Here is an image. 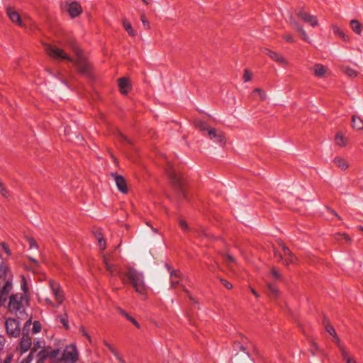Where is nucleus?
<instances>
[{
    "mask_svg": "<svg viewBox=\"0 0 363 363\" xmlns=\"http://www.w3.org/2000/svg\"><path fill=\"white\" fill-rule=\"evenodd\" d=\"M1 249L7 254V255H11V251L9 250V247H8V245L6 243L2 242L1 244Z\"/></svg>",
    "mask_w": 363,
    "mask_h": 363,
    "instance_id": "5fc2aeb1",
    "label": "nucleus"
},
{
    "mask_svg": "<svg viewBox=\"0 0 363 363\" xmlns=\"http://www.w3.org/2000/svg\"><path fill=\"white\" fill-rule=\"evenodd\" d=\"M208 134L211 140H213L215 143L223 144L224 141V137L222 133L219 130H217L213 128H210L208 130Z\"/></svg>",
    "mask_w": 363,
    "mask_h": 363,
    "instance_id": "dca6fc26",
    "label": "nucleus"
},
{
    "mask_svg": "<svg viewBox=\"0 0 363 363\" xmlns=\"http://www.w3.org/2000/svg\"><path fill=\"white\" fill-rule=\"evenodd\" d=\"M315 77H322L325 73V69L324 66L320 64H315L311 69Z\"/></svg>",
    "mask_w": 363,
    "mask_h": 363,
    "instance_id": "412c9836",
    "label": "nucleus"
},
{
    "mask_svg": "<svg viewBox=\"0 0 363 363\" xmlns=\"http://www.w3.org/2000/svg\"><path fill=\"white\" fill-rule=\"evenodd\" d=\"M179 283V280H174V279H172V281H171V284H172V287H176Z\"/></svg>",
    "mask_w": 363,
    "mask_h": 363,
    "instance_id": "e2e57ef3",
    "label": "nucleus"
},
{
    "mask_svg": "<svg viewBox=\"0 0 363 363\" xmlns=\"http://www.w3.org/2000/svg\"><path fill=\"white\" fill-rule=\"evenodd\" d=\"M179 226L183 230H188L189 226L185 220H180L179 221Z\"/></svg>",
    "mask_w": 363,
    "mask_h": 363,
    "instance_id": "6e6d98bb",
    "label": "nucleus"
},
{
    "mask_svg": "<svg viewBox=\"0 0 363 363\" xmlns=\"http://www.w3.org/2000/svg\"><path fill=\"white\" fill-rule=\"evenodd\" d=\"M335 142L338 146L340 147H344L346 145L344 137L340 133L336 134L335 138Z\"/></svg>",
    "mask_w": 363,
    "mask_h": 363,
    "instance_id": "c85d7f7f",
    "label": "nucleus"
},
{
    "mask_svg": "<svg viewBox=\"0 0 363 363\" xmlns=\"http://www.w3.org/2000/svg\"><path fill=\"white\" fill-rule=\"evenodd\" d=\"M9 275H12V274L8 266L3 262L2 258L0 256V279L6 277Z\"/></svg>",
    "mask_w": 363,
    "mask_h": 363,
    "instance_id": "a211bd4d",
    "label": "nucleus"
},
{
    "mask_svg": "<svg viewBox=\"0 0 363 363\" xmlns=\"http://www.w3.org/2000/svg\"><path fill=\"white\" fill-rule=\"evenodd\" d=\"M28 305V298L23 294H13L9 296V308L14 313L18 319H23L26 315L25 308Z\"/></svg>",
    "mask_w": 363,
    "mask_h": 363,
    "instance_id": "7ed1b4c3",
    "label": "nucleus"
},
{
    "mask_svg": "<svg viewBox=\"0 0 363 363\" xmlns=\"http://www.w3.org/2000/svg\"><path fill=\"white\" fill-rule=\"evenodd\" d=\"M59 318H60V323L63 325V326L66 329H68L69 325H68V320L67 319V315L65 314V315H60V316H59Z\"/></svg>",
    "mask_w": 363,
    "mask_h": 363,
    "instance_id": "a19ab883",
    "label": "nucleus"
},
{
    "mask_svg": "<svg viewBox=\"0 0 363 363\" xmlns=\"http://www.w3.org/2000/svg\"><path fill=\"white\" fill-rule=\"evenodd\" d=\"M123 26L125 30L130 36H135L136 32L133 29L130 23L126 21H123Z\"/></svg>",
    "mask_w": 363,
    "mask_h": 363,
    "instance_id": "cd10ccee",
    "label": "nucleus"
},
{
    "mask_svg": "<svg viewBox=\"0 0 363 363\" xmlns=\"http://www.w3.org/2000/svg\"><path fill=\"white\" fill-rule=\"evenodd\" d=\"M118 86L121 92L123 94H126L128 92V88L130 86L129 81L127 78H121L118 79Z\"/></svg>",
    "mask_w": 363,
    "mask_h": 363,
    "instance_id": "f3484780",
    "label": "nucleus"
},
{
    "mask_svg": "<svg viewBox=\"0 0 363 363\" xmlns=\"http://www.w3.org/2000/svg\"><path fill=\"white\" fill-rule=\"evenodd\" d=\"M6 340L5 337L0 335V351L3 350L4 345H5Z\"/></svg>",
    "mask_w": 363,
    "mask_h": 363,
    "instance_id": "13d9d810",
    "label": "nucleus"
},
{
    "mask_svg": "<svg viewBox=\"0 0 363 363\" xmlns=\"http://www.w3.org/2000/svg\"><path fill=\"white\" fill-rule=\"evenodd\" d=\"M38 349H45V342L44 340H37L33 341V346L30 350V352H33V354L38 350Z\"/></svg>",
    "mask_w": 363,
    "mask_h": 363,
    "instance_id": "393cba45",
    "label": "nucleus"
},
{
    "mask_svg": "<svg viewBox=\"0 0 363 363\" xmlns=\"http://www.w3.org/2000/svg\"><path fill=\"white\" fill-rule=\"evenodd\" d=\"M32 345V338L29 334H22V337L21 338L19 345L17 349L20 351V352L24 353L29 350Z\"/></svg>",
    "mask_w": 363,
    "mask_h": 363,
    "instance_id": "9d476101",
    "label": "nucleus"
},
{
    "mask_svg": "<svg viewBox=\"0 0 363 363\" xmlns=\"http://www.w3.org/2000/svg\"><path fill=\"white\" fill-rule=\"evenodd\" d=\"M6 333L10 337H17L21 334V325L15 318H9L5 321Z\"/></svg>",
    "mask_w": 363,
    "mask_h": 363,
    "instance_id": "423d86ee",
    "label": "nucleus"
},
{
    "mask_svg": "<svg viewBox=\"0 0 363 363\" xmlns=\"http://www.w3.org/2000/svg\"><path fill=\"white\" fill-rule=\"evenodd\" d=\"M120 137H121V140L124 141V142H126L128 143H130V140L128 139V138L126 136H125L123 134H121L120 135Z\"/></svg>",
    "mask_w": 363,
    "mask_h": 363,
    "instance_id": "69168bd1",
    "label": "nucleus"
},
{
    "mask_svg": "<svg viewBox=\"0 0 363 363\" xmlns=\"http://www.w3.org/2000/svg\"><path fill=\"white\" fill-rule=\"evenodd\" d=\"M49 357L48 354V348L40 350L37 354V362L36 363H45V360H46Z\"/></svg>",
    "mask_w": 363,
    "mask_h": 363,
    "instance_id": "6ab92c4d",
    "label": "nucleus"
},
{
    "mask_svg": "<svg viewBox=\"0 0 363 363\" xmlns=\"http://www.w3.org/2000/svg\"><path fill=\"white\" fill-rule=\"evenodd\" d=\"M104 263L106 266V268L108 272H110L111 274L113 272L114 270V265L108 262L107 258H104Z\"/></svg>",
    "mask_w": 363,
    "mask_h": 363,
    "instance_id": "58836bf2",
    "label": "nucleus"
},
{
    "mask_svg": "<svg viewBox=\"0 0 363 363\" xmlns=\"http://www.w3.org/2000/svg\"><path fill=\"white\" fill-rule=\"evenodd\" d=\"M333 161L334 163L341 169H346L349 167L347 162L342 157H336L334 158Z\"/></svg>",
    "mask_w": 363,
    "mask_h": 363,
    "instance_id": "5701e85b",
    "label": "nucleus"
},
{
    "mask_svg": "<svg viewBox=\"0 0 363 363\" xmlns=\"http://www.w3.org/2000/svg\"><path fill=\"white\" fill-rule=\"evenodd\" d=\"M344 72L350 77H355L357 76V72L351 67H345Z\"/></svg>",
    "mask_w": 363,
    "mask_h": 363,
    "instance_id": "f704fd0d",
    "label": "nucleus"
},
{
    "mask_svg": "<svg viewBox=\"0 0 363 363\" xmlns=\"http://www.w3.org/2000/svg\"><path fill=\"white\" fill-rule=\"evenodd\" d=\"M253 93H257L260 96L262 100H265L266 95L263 92V91L259 88H256L253 90Z\"/></svg>",
    "mask_w": 363,
    "mask_h": 363,
    "instance_id": "de8ad7c7",
    "label": "nucleus"
},
{
    "mask_svg": "<svg viewBox=\"0 0 363 363\" xmlns=\"http://www.w3.org/2000/svg\"><path fill=\"white\" fill-rule=\"evenodd\" d=\"M67 11L72 18H74L82 12V8L77 1H72L67 6Z\"/></svg>",
    "mask_w": 363,
    "mask_h": 363,
    "instance_id": "2eb2a0df",
    "label": "nucleus"
},
{
    "mask_svg": "<svg viewBox=\"0 0 363 363\" xmlns=\"http://www.w3.org/2000/svg\"><path fill=\"white\" fill-rule=\"evenodd\" d=\"M69 48L75 53L77 59L74 60L69 57L64 50L57 48L55 45L45 44V51L47 54L52 58L55 60H67V61L72 62L77 68V70L82 74L89 75L91 71V65L86 60L82 55V50L74 40L68 42Z\"/></svg>",
    "mask_w": 363,
    "mask_h": 363,
    "instance_id": "f257e3e1",
    "label": "nucleus"
},
{
    "mask_svg": "<svg viewBox=\"0 0 363 363\" xmlns=\"http://www.w3.org/2000/svg\"><path fill=\"white\" fill-rule=\"evenodd\" d=\"M45 301L53 308H57L59 306L58 304L55 305L49 298H46Z\"/></svg>",
    "mask_w": 363,
    "mask_h": 363,
    "instance_id": "680f3d73",
    "label": "nucleus"
},
{
    "mask_svg": "<svg viewBox=\"0 0 363 363\" xmlns=\"http://www.w3.org/2000/svg\"><path fill=\"white\" fill-rule=\"evenodd\" d=\"M119 311L120 313L124 315L128 320H130V322H132L138 328H140V325L139 323L137 322V320L132 318L131 316H130L124 310L120 308L119 309Z\"/></svg>",
    "mask_w": 363,
    "mask_h": 363,
    "instance_id": "c756f323",
    "label": "nucleus"
},
{
    "mask_svg": "<svg viewBox=\"0 0 363 363\" xmlns=\"http://www.w3.org/2000/svg\"><path fill=\"white\" fill-rule=\"evenodd\" d=\"M33 357V352H30L29 354L23 358L20 363H30Z\"/></svg>",
    "mask_w": 363,
    "mask_h": 363,
    "instance_id": "a18cd8bd",
    "label": "nucleus"
},
{
    "mask_svg": "<svg viewBox=\"0 0 363 363\" xmlns=\"http://www.w3.org/2000/svg\"><path fill=\"white\" fill-rule=\"evenodd\" d=\"M196 126L201 130H208L210 129L208 128V125L206 122L200 121L196 123Z\"/></svg>",
    "mask_w": 363,
    "mask_h": 363,
    "instance_id": "ea45409f",
    "label": "nucleus"
},
{
    "mask_svg": "<svg viewBox=\"0 0 363 363\" xmlns=\"http://www.w3.org/2000/svg\"><path fill=\"white\" fill-rule=\"evenodd\" d=\"M49 285L58 305H61L65 299L64 292L62 290L61 286L54 280H50Z\"/></svg>",
    "mask_w": 363,
    "mask_h": 363,
    "instance_id": "6e6552de",
    "label": "nucleus"
},
{
    "mask_svg": "<svg viewBox=\"0 0 363 363\" xmlns=\"http://www.w3.org/2000/svg\"><path fill=\"white\" fill-rule=\"evenodd\" d=\"M116 358L117 359L119 363H125V360L120 356L119 354H118V357H116Z\"/></svg>",
    "mask_w": 363,
    "mask_h": 363,
    "instance_id": "774afa93",
    "label": "nucleus"
},
{
    "mask_svg": "<svg viewBox=\"0 0 363 363\" xmlns=\"http://www.w3.org/2000/svg\"><path fill=\"white\" fill-rule=\"evenodd\" d=\"M352 126L357 130H362L363 120L360 117L353 115L352 117Z\"/></svg>",
    "mask_w": 363,
    "mask_h": 363,
    "instance_id": "aec40b11",
    "label": "nucleus"
},
{
    "mask_svg": "<svg viewBox=\"0 0 363 363\" xmlns=\"http://www.w3.org/2000/svg\"><path fill=\"white\" fill-rule=\"evenodd\" d=\"M226 259H228V262H234L235 258L231 256L230 255H226Z\"/></svg>",
    "mask_w": 363,
    "mask_h": 363,
    "instance_id": "0e129e2a",
    "label": "nucleus"
},
{
    "mask_svg": "<svg viewBox=\"0 0 363 363\" xmlns=\"http://www.w3.org/2000/svg\"><path fill=\"white\" fill-rule=\"evenodd\" d=\"M21 289L25 294L28 291L27 282L24 277H23V280H22V283H21Z\"/></svg>",
    "mask_w": 363,
    "mask_h": 363,
    "instance_id": "603ef678",
    "label": "nucleus"
},
{
    "mask_svg": "<svg viewBox=\"0 0 363 363\" xmlns=\"http://www.w3.org/2000/svg\"><path fill=\"white\" fill-rule=\"evenodd\" d=\"M0 285L3 284V286L0 289V306H3L6 301L9 295L12 290V275L0 279Z\"/></svg>",
    "mask_w": 363,
    "mask_h": 363,
    "instance_id": "39448f33",
    "label": "nucleus"
},
{
    "mask_svg": "<svg viewBox=\"0 0 363 363\" xmlns=\"http://www.w3.org/2000/svg\"><path fill=\"white\" fill-rule=\"evenodd\" d=\"M350 26L352 30L357 35H361L362 33V25L357 20H352L350 21Z\"/></svg>",
    "mask_w": 363,
    "mask_h": 363,
    "instance_id": "b1692460",
    "label": "nucleus"
},
{
    "mask_svg": "<svg viewBox=\"0 0 363 363\" xmlns=\"http://www.w3.org/2000/svg\"><path fill=\"white\" fill-rule=\"evenodd\" d=\"M6 14L9 16L11 21L16 25H18L20 27L22 28H26V24L23 22L21 17L20 14L15 11L12 7L7 6L6 9Z\"/></svg>",
    "mask_w": 363,
    "mask_h": 363,
    "instance_id": "1a4fd4ad",
    "label": "nucleus"
},
{
    "mask_svg": "<svg viewBox=\"0 0 363 363\" xmlns=\"http://www.w3.org/2000/svg\"><path fill=\"white\" fill-rule=\"evenodd\" d=\"M104 345L107 347V349L114 355V357H118V354H119L116 350L113 347L112 345L108 343L107 341H104Z\"/></svg>",
    "mask_w": 363,
    "mask_h": 363,
    "instance_id": "c9c22d12",
    "label": "nucleus"
},
{
    "mask_svg": "<svg viewBox=\"0 0 363 363\" xmlns=\"http://www.w3.org/2000/svg\"><path fill=\"white\" fill-rule=\"evenodd\" d=\"M30 328V326L28 325L25 323L23 325V328L22 334H24V333L29 334Z\"/></svg>",
    "mask_w": 363,
    "mask_h": 363,
    "instance_id": "bf43d9fd",
    "label": "nucleus"
},
{
    "mask_svg": "<svg viewBox=\"0 0 363 363\" xmlns=\"http://www.w3.org/2000/svg\"><path fill=\"white\" fill-rule=\"evenodd\" d=\"M233 347H234V350L235 351H242V352H245V347L243 345V344H242L241 342H238V341H235L234 342V345H233Z\"/></svg>",
    "mask_w": 363,
    "mask_h": 363,
    "instance_id": "e433bc0d",
    "label": "nucleus"
},
{
    "mask_svg": "<svg viewBox=\"0 0 363 363\" xmlns=\"http://www.w3.org/2000/svg\"><path fill=\"white\" fill-rule=\"evenodd\" d=\"M335 238L337 240H345L346 242H350L351 238L347 234L345 233H337L335 235Z\"/></svg>",
    "mask_w": 363,
    "mask_h": 363,
    "instance_id": "473e14b6",
    "label": "nucleus"
},
{
    "mask_svg": "<svg viewBox=\"0 0 363 363\" xmlns=\"http://www.w3.org/2000/svg\"><path fill=\"white\" fill-rule=\"evenodd\" d=\"M220 281L222 283V284H223L225 286V287L226 289H231L233 288V284L230 282L228 281L227 280H225L223 278H220Z\"/></svg>",
    "mask_w": 363,
    "mask_h": 363,
    "instance_id": "8fccbe9b",
    "label": "nucleus"
},
{
    "mask_svg": "<svg viewBox=\"0 0 363 363\" xmlns=\"http://www.w3.org/2000/svg\"><path fill=\"white\" fill-rule=\"evenodd\" d=\"M279 245L281 247L284 255L285 256V259L284 258V264L286 266H289L291 264H295L296 257L292 253L290 249L286 247L282 242H279Z\"/></svg>",
    "mask_w": 363,
    "mask_h": 363,
    "instance_id": "9b49d317",
    "label": "nucleus"
},
{
    "mask_svg": "<svg viewBox=\"0 0 363 363\" xmlns=\"http://www.w3.org/2000/svg\"><path fill=\"white\" fill-rule=\"evenodd\" d=\"M243 79L245 82L251 80V74L248 70H245L243 75Z\"/></svg>",
    "mask_w": 363,
    "mask_h": 363,
    "instance_id": "864d4df0",
    "label": "nucleus"
},
{
    "mask_svg": "<svg viewBox=\"0 0 363 363\" xmlns=\"http://www.w3.org/2000/svg\"><path fill=\"white\" fill-rule=\"evenodd\" d=\"M120 277L124 284L129 281L135 291L141 296H145L147 293V286L145 283L144 275L132 267H128L124 272L120 274Z\"/></svg>",
    "mask_w": 363,
    "mask_h": 363,
    "instance_id": "f03ea898",
    "label": "nucleus"
},
{
    "mask_svg": "<svg viewBox=\"0 0 363 363\" xmlns=\"http://www.w3.org/2000/svg\"><path fill=\"white\" fill-rule=\"evenodd\" d=\"M301 33V37L303 38V40L309 43V38L308 36V35L306 34V31L303 30V28H299V30L298 31Z\"/></svg>",
    "mask_w": 363,
    "mask_h": 363,
    "instance_id": "09e8293b",
    "label": "nucleus"
},
{
    "mask_svg": "<svg viewBox=\"0 0 363 363\" xmlns=\"http://www.w3.org/2000/svg\"><path fill=\"white\" fill-rule=\"evenodd\" d=\"M167 267L168 270L170 272L171 279L180 277L181 273L179 271H176V270L170 271V267L167 264Z\"/></svg>",
    "mask_w": 363,
    "mask_h": 363,
    "instance_id": "79ce46f5",
    "label": "nucleus"
},
{
    "mask_svg": "<svg viewBox=\"0 0 363 363\" xmlns=\"http://www.w3.org/2000/svg\"><path fill=\"white\" fill-rule=\"evenodd\" d=\"M284 38L289 43H294V37L291 35L286 34L284 35Z\"/></svg>",
    "mask_w": 363,
    "mask_h": 363,
    "instance_id": "4d7b16f0",
    "label": "nucleus"
},
{
    "mask_svg": "<svg viewBox=\"0 0 363 363\" xmlns=\"http://www.w3.org/2000/svg\"><path fill=\"white\" fill-rule=\"evenodd\" d=\"M77 359V347L73 345H69L65 348L60 358L65 363H75Z\"/></svg>",
    "mask_w": 363,
    "mask_h": 363,
    "instance_id": "0eeeda50",
    "label": "nucleus"
},
{
    "mask_svg": "<svg viewBox=\"0 0 363 363\" xmlns=\"http://www.w3.org/2000/svg\"><path fill=\"white\" fill-rule=\"evenodd\" d=\"M48 348L49 357L50 358L60 359L61 355L60 356V349L52 350L50 347H48Z\"/></svg>",
    "mask_w": 363,
    "mask_h": 363,
    "instance_id": "a878e982",
    "label": "nucleus"
},
{
    "mask_svg": "<svg viewBox=\"0 0 363 363\" xmlns=\"http://www.w3.org/2000/svg\"><path fill=\"white\" fill-rule=\"evenodd\" d=\"M111 177L114 178L118 191L123 194H126L128 192V187L125 179L116 173H112Z\"/></svg>",
    "mask_w": 363,
    "mask_h": 363,
    "instance_id": "ddd939ff",
    "label": "nucleus"
},
{
    "mask_svg": "<svg viewBox=\"0 0 363 363\" xmlns=\"http://www.w3.org/2000/svg\"><path fill=\"white\" fill-rule=\"evenodd\" d=\"M296 15L300 17L304 22L310 23L313 27L318 25V20L315 16L311 15L305 12L303 9L296 11Z\"/></svg>",
    "mask_w": 363,
    "mask_h": 363,
    "instance_id": "f8f14e48",
    "label": "nucleus"
},
{
    "mask_svg": "<svg viewBox=\"0 0 363 363\" xmlns=\"http://www.w3.org/2000/svg\"><path fill=\"white\" fill-rule=\"evenodd\" d=\"M289 22L292 28L296 30L297 31L299 30V28H303L292 16L290 17Z\"/></svg>",
    "mask_w": 363,
    "mask_h": 363,
    "instance_id": "72a5a7b5",
    "label": "nucleus"
},
{
    "mask_svg": "<svg viewBox=\"0 0 363 363\" xmlns=\"http://www.w3.org/2000/svg\"><path fill=\"white\" fill-rule=\"evenodd\" d=\"M267 288H268L269 294L272 297L277 298L278 296L279 290L274 284H268Z\"/></svg>",
    "mask_w": 363,
    "mask_h": 363,
    "instance_id": "bb28decb",
    "label": "nucleus"
},
{
    "mask_svg": "<svg viewBox=\"0 0 363 363\" xmlns=\"http://www.w3.org/2000/svg\"><path fill=\"white\" fill-rule=\"evenodd\" d=\"M326 319L324 318V323H325V330L326 331L331 335H333L335 338L334 341L336 342V343H339L340 342L339 337L337 336L336 335V332L334 329V328L330 325V324H328L327 322H326Z\"/></svg>",
    "mask_w": 363,
    "mask_h": 363,
    "instance_id": "4be33fe9",
    "label": "nucleus"
},
{
    "mask_svg": "<svg viewBox=\"0 0 363 363\" xmlns=\"http://www.w3.org/2000/svg\"><path fill=\"white\" fill-rule=\"evenodd\" d=\"M333 30L334 32V33L338 35L340 37H341L342 38L343 40L346 41L347 40V36H346L343 31L337 26H334L333 27Z\"/></svg>",
    "mask_w": 363,
    "mask_h": 363,
    "instance_id": "7c9ffc66",
    "label": "nucleus"
},
{
    "mask_svg": "<svg viewBox=\"0 0 363 363\" xmlns=\"http://www.w3.org/2000/svg\"><path fill=\"white\" fill-rule=\"evenodd\" d=\"M41 328H42L41 323L38 320H35L33 323L32 333L36 334V333H40L41 331Z\"/></svg>",
    "mask_w": 363,
    "mask_h": 363,
    "instance_id": "2f4dec72",
    "label": "nucleus"
},
{
    "mask_svg": "<svg viewBox=\"0 0 363 363\" xmlns=\"http://www.w3.org/2000/svg\"><path fill=\"white\" fill-rule=\"evenodd\" d=\"M141 21L143 23V25L145 29H150V25L149 21L146 19L144 15L141 16Z\"/></svg>",
    "mask_w": 363,
    "mask_h": 363,
    "instance_id": "49530a36",
    "label": "nucleus"
},
{
    "mask_svg": "<svg viewBox=\"0 0 363 363\" xmlns=\"http://www.w3.org/2000/svg\"><path fill=\"white\" fill-rule=\"evenodd\" d=\"M11 356L9 355L6 357V359H4L3 363H11ZM0 363H2L1 360H0Z\"/></svg>",
    "mask_w": 363,
    "mask_h": 363,
    "instance_id": "338daca9",
    "label": "nucleus"
},
{
    "mask_svg": "<svg viewBox=\"0 0 363 363\" xmlns=\"http://www.w3.org/2000/svg\"><path fill=\"white\" fill-rule=\"evenodd\" d=\"M274 257L277 259L278 262H284V257L279 252H278L277 250H274Z\"/></svg>",
    "mask_w": 363,
    "mask_h": 363,
    "instance_id": "3c124183",
    "label": "nucleus"
},
{
    "mask_svg": "<svg viewBox=\"0 0 363 363\" xmlns=\"http://www.w3.org/2000/svg\"><path fill=\"white\" fill-rule=\"evenodd\" d=\"M338 344V346L340 349V352H341V355L343 358V359L347 362V359H352V358H350L349 356H348V354L347 352H346V350H345L344 347H342L340 345V342L337 343Z\"/></svg>",
    "mask_w": 363,
    "mask_h": 363,
    "instance_id": "4c0bfd02",
    "label": "nucleus"
},
{
    "mask_svg": "<svg viewBox=\"0 0 363 363\" xmlns=\"http://www.w3.org/2000/svg\"><path fill=\"white\" fill-rule=\"evenodd\" d=\"M272 275L276 280H282V276L281 274L277 271L275 269H272Z\"/></svg>",
    "mask_w": 363,
    "mask_h": 363,
    "instance_id": "c03bdc74",
    "label": "nucleus"
},
{
    "mask_svg": "<svg viewBox=\"0 0 363 363\" xmlns=\"http://www.w3.org/2000/svg\"><path fill=\"white\" fill-rule=\"evenodd\" d=\"M264 53L268 55L270 58H272L274 61L279 62L284 65H287V60L279 53L272 51L268 48H265L264 50Z\"/></svg>",
    "mask_w": 363,
    "mask_h": 363,
    "instance_id": "4468645a",
    "label": "nucleus"
},
{
    "mask_svg": "<svg viewBox=\"0 0 363 363\" xmlns=\"http://www.w3.org/2000/svg\"><path fill=\"white\" fill-rule=\"evenodd\" d=\"M99 244L101 249L104 250L106 247L105 240L103 238H99Z\"/></svg>",
    "mask_w": 363,
    "mask_h": 363,
    "instance_id": "052dcab7",
    "label": "nucleus"
},
{
    "mask_svg": "<svg viewBox=\"0 0 363 363\" xmlns=\"http://www.w3.org/2000/svg\"><path fill=\"white\" fill-rule=\"evenodd\" d=\"M166 171L174 188L178 199L180 201L182 199H186V195L185 193L182 178L180 174L177 172L174 166L169 162H167V167Z\"/></svg>",
    "mask_w": 363,
    "mask_h": 363,
    "instance_id": "20e7f679",
    "label": "nucleus"
},
{
    "mask_svg": "<svg viewBox=\"0 0 363 363\" xmlns=\"http://www.w3.org/2000/svg\"><path fill=\"white\" fill-rule=\"evenodd\" d=\"M0 194L4 198H8L9 196V193L7 189L5 187L4 184L0 186Z\"/></svg>",
    "mask_w": 363,
    "mask_h": 363,
    "instance_id": "37998d69",
    "label": "nucleus"
}]
</instances>
